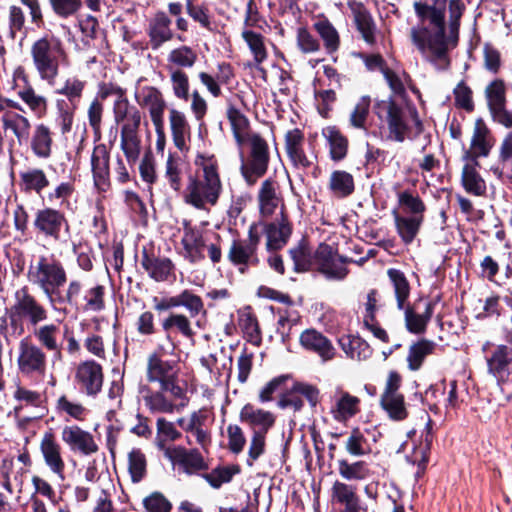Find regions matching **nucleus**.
Returning a JSON list of instances; mask_svg holds the SVG:
<instances>
[{"label": "nucleus", "mask_w": 512, "mask_h": 512, "mask_svg": "<svg viewBox=\"0 0 512 512\" xmlns=\"http://www.w3.org/2000/svg\"><path fill=\"white\" fill-rule=\"evenodd\" d=\"M414 11L422 26L410 31L412 43L422 57L438 69H446L449 64L448 50L459 40L460 20L465 11L461 0H450L449 19L446 25L447 0L415 1Z\"/></svg>", "instance_id": "1"}, {"label": "nucleus", "mask_w": 512, "mask_h": 512, "mask_svg": "<svg viewBox=\"0 0 512 512\" xmlns=\"http://www.w3.org/2000/svg\"><path fill=\"white\" fill-rule=\"evenodd\" d=\"M170 353L164 345H159L147 357L145 379L148 384L141 385L139 393L152 414L181 412L189 402L186 385L180 379L179 365L162 358Z\"/></svg>", "instance_id": "2"}, {"label": "nucleus", "mask_w": 512, "mask_h": 512, "mask_svg": "<svg viewBox=\"0 0 512 512\" xmlns=\"http://www.w3.org/2000/svg\"><path fill=\"white\" fill-rule=\"evenodd\" d=\"M195 164L201 168L202 173L189 178L184 201L196 209L207 210L218 203L222 192L218 163L214 156L198 155Z\"/></svg>", "instance_id": "3"}, {"label": "nucleus", "mask_w": 512, "mask_h": 512, "mask_svg": "<svg viewBox=\"0 0 512 512\" xmlns=\"http://www.w3.org/2000/svg\"><path fill=\"white\" fill-rule=\"evenodd\" d=\"M374 108L382 127L387 130V140L402 143L414 128L417 134L422 132L423 125L415 108L391 98L377 101Z\"/></svg>", "instance_id": "4"}, {"label": "nucleus", "mask_w": 512, "mask_h": 512, "mask_svg": "<svg viewBox=\"0 0 512 512\" xmlns=\"http://www.w3.org/2000/svg\"><path fill=\"white\" fill-rule=\"evenodd\" d=\"M30 56L39 78L50 86H55L60 65L67 59L62 40L54 35L45 34L31 44Z\"/></svg>", "instance_id": "5"}, {"label": "nucleus", "mask_w": 512, "mask_h": 512, "mask_svg": "<svg viewBox=\"0 0 512 512\" xmlns=\"http://www.w3.org/2000/svg\"><path fill=\"white\" fill-rule=\"evenodd\" d=\"M112 112L115 123L120 126V148L128 163L134 164L141 152L142 112L128 98L114 101Z\"/></svg>", "instance_id": "6"}, {"label": "nucleus", "mask_w": 512, "mask_h": 512, "mask_svg": "<svg viewBox=\"0 0 512 512\" xmlns=\"http://www.w3.org/2000/svg\"><path fill=\"white\" fill-rule=\"evenodd\" d=\"M8 318L13 332L21 336L24 333V324L29 328H34L46 322L49 318V311L28 286H22L13 293V302L8 310Z\"/></svg>", "instance_id": "7"}, {"label": "nucleus", "mask_w": 512, "mask_h": 512, "mask_svg": "<svg viewBox=\"0 0 512 512\" xmlns=\"http://www.w3.org/2000/svg\"><path fill=\"white\" fill-rule=\"evenodd\" d=\"M27 280L39 288L48 301H52L56 291L66 283L67 273L63 263L54 255H40L30 262Z\"/></svg>", "instance_id": "8"}, {"label": "nucleus", "mask_w": 512, "mask_h": 512, "mask_svg": "<svg viewBox=\"0 0 512 512\" xmlns=\"http://www.w3.org/2000/svg\"><path fill=\"white\" fill-rule=\"evenodd\" d=\"M32 124L23 113L9 110L0 116V157L8 156L13 160L16 145L26 143L31 135Z\"/></svg>", "instance_id": "9"}, {"label": "nucleus", "mask_w": 512, "mask_h": 512, "mask_svg": "<svg viewBox=\"0 0 512 512\" xmlns=\"http://www.w3.org/2000/svg\"><path fill=\"white\" fill-rule=\"evenodd\" d=\"M246 144L249 145L250 152L247 162L242 164L240 170L246 183L252 186L267 172L270 153L267 141L257 133L251 135Z\"/></svg>", "instance_id": "10"}, {"label": "nucleus", "mask_w": 512, "mask_h": 512, "mask_svg": "<svg viewBox=\"0 0 512 512\" xmlns=\"http://www.w3.org/2000/svg\"><path fill=\"white\" fill-rule=\"evenodd\" d=\"M260 235L256 224H251L245 239H233L227 252L229 262L238 267L241 273H245L249 267H255L259 263L258 246Z\"/></svg>", "instance_id": "11"}, {"label": "nucleus", "mask_w": 512, "mask_h": 512, "mask_svg": "<svg viewBox=\"0 0 512 512\" xmlns=\"http://www.w3.org/2000/svg\"><path fill=\"white\" fill-rule=\"evenodd\" d=\"M16 365L23 376H44L48 367L47 354L30 337H24L17 345Z\"/></svg>", "instance_id": "12"}, {"label": "nucleus", "mask_w": 512, "mask_h": 512, "mask_svg": "<svg viewBox=\"0 0 512 512\" xmlns=\"http://www.w3.org/2000/svg\"><path fill=\"white\" fill-rule=\"evenodd\" d=\"M345 263L346 259L326 243H321L313 254V266L328 279L343 280L348 274Z\"/></svg>", "instance_id": "13"}, {"label": "nucleus", "mask_w": 512, "mask_h": 512, "mask_svg": "<svg viewBox=\"0 0 512 512\" xmlns=\"http://www.w3.org/2000/svg\"><path fill=\"white\" fill-rule=\"evenodd\" d=\"M485 97L492 118L505 128H512V112L506 108V86L502 79H495L485 88Z\"/></svg>", "instance_id": "14"}, {"label": "nucleus", "mask_w": 512, "mask_h": 512, "mask_svg": "<svg viewBox=\"0 0 512 512\" xmlns=\"http://www.w3.org/2000/svg\"><path fill=\"white\" fill-rule=\"evenodd\" d=\"M486 353L488 372L498 381H504L510 374L512 365V348L504 344H495L487 341L482 346Z\"/></svg>", "instance_id": "15"}, {"label": "nucleus", "mask_w": 512, "mask_h": 512, "mask_svg": "<svg viewBox=\"0 0 512 512\" xmlns=\"http://www.w3.org/2000/svg\"><path fill=\"white\" fill-rule=\"evenodd\" d=\"M435 303L430 300L418 299L413 304H405L404 321L407 330L413 334H422L430 322Z\"/></svg>", "instance_id": "16"}, {"label": "nucleus", "mask_w": 512, "mask_h": 512, "mask_svg": "<svg viewBox=\"0 0 512 512\" xmlns=\"http://www.w3.org/2000/svg\"><path fill=\"white\" fill-rule=\"evenodd\" d=\"M75 382L86 395H97L103 385L102 366L94 360L80 362L75 370Z\"/></svg>", "instance_id": "17"}, {"label": "nucleus", "mask_w": 512, "mask_h": 512, "mask_svg": "<svg viewBox=\"0 0 512 512\" xmlns=\"http://www.w3.org/2000/svg\"><path fill=\"white\" fill-rule=\"evenodd\" d=\"M165 458L188 475L208 469L203 455L197 448L187 449L180 445L174 446L173 449L168 450V455Z\"/></svg>", "instance_id": "18"}, {"label": "nucleus", "mask_w": 512, "mask_h": 512, "mask_svg": "<svg viewBox=\"0 0 512 512\" xmlns=\"http://www.w3.org/2000/svg\"><path fill=\"white\" fill-rule=\"evenodd\" d=\"M61 439L71 451L79 452L84 456L92 455L99 449L94 436L75 424L62 428Z\"/></svg>", "instance_id": "19"}, {"label": "nucleus", "mask_w": 512, "mask_h": 512, "mask_svg": "<svg viewBox=\"0 0 512 512\" xmlns=\"http://www.w3.org/2000/svg\"><path fill=\"white\" fill-rule=\"evenodd\" d=\"M134 97L140 107L148 110L153 124L164 122L166 101L158 88L148 85L139 87L135 91Z\"/></svg>", "instance_id": "20"}, {"label": "nucleus", "mask_w": 512, "mask_h": 512, "mask_svg": "<svg viewBox=\"0 0 512 512\" xmlns=\"http://www.w3.org/2000/svg\"><path fill=\"white\" fill-rule=\"evenodd\" d=\"M347 6L351 11L353 23L363 41L369 46L375 45L377 41V26L370 11L362 2L355 0L348 1Z\"/></svg>", "instance_id": "21"}, {"label": "nucleus", "mask_w": 512, "mask_h": 512, "mask_svg": "<svg viewBox=\"0 0 512 512\" xmlns=\"http://www.w3.org/2000/svg\"><path fill=\"white\" fill-rule=\"evenodd\" d=\"M16 80L23 82V85L16 84V94L21 101L29 108V110L38 115L43 116L48 109V100L45 96L38 94L30 83L28 75L24 70L19 69L15 72Z\"/></svg>", "instance_id": "22"}, {"label": "nucleus", "mask_w": 512, "mask_h": 512, "mask_svg": "<svg viewBox=\"0 0 512 512\" xmlns=\"http://www.w3.org/2000/svg\"><path fill=\"white\" fill-rule=\"evenodd\" d=\"M39 447L45 465L60 481H64L65 462L62 458V447L55 435L52 432L44 433Z\"/></svg>", "instance_id": "23"}, {"label": "nucleus", "mask_w": 512, "mask_h": 512, "mask_svg": "<svg viewBox=\"0 0 512 512\" xmlns=\"http://www.w3.org/2000/svg\"><path fill=\"white\" fill-rule=\"evenodd\" d=\"M32 335L42 349L53 354V361H62V341L60 326L55 323H42L32 328Z\"/></svg>", "instance_id": "24"}, {"label": "nucleus", "mask_w": 512, "mask_h": 512, "mask_svg": "<svg viewBox=\"0 0 512 512\" xmlns=\"http://www.w3.org/2000/svg\"><path fill=\"white\" fill-rule=\"evenodd\" d=\"M264 234L268 250H280L287 244L292 234V225L283 208L279 218L264 224Z\"/></svg>", "instance_id": "25"}, {"label": "nucleus", "mask_w": 512, "mask_h": 512, "mask_svg": "<svg viewBox=\"0 0 512 512\" xmlns=\"http://www.w3.org/2000/svg\"><path fill=\"white\" fill-rule=\"evenodd\" d=\"M64 224H67L65 215L52 207L38 210L34 219L35 229L45 237L54 240L59 239Z\"/></svg>", "instance_id": "26"}, {"label": "nucleus", "mask_w": 512, "mask_h": 512, "mask_svg": "<svg viewBox=\"0 0 512 512\" xmlns=\"http://www.w3.org/2000/svg\"><path fill=\"white\" fill-rule=\"evenodd\" d=\"M301 346L317 354L323 362L332 360L335 357L336 350L332 342L316 329H306L299 337Z\"/></svg>", "instance_id": "27"}, {"label": "nucleus", "mask_w": 512, "mask_h": 512, "mask_svg": "<svg viewBox=\"0 0 512 512\" xmlns=\"http://www.w3.org/2000/svg\"><path fill=\"white\" fill-rule=\"evenodd\" d=\"M181 244L184 249V258L190 263H198L205 258L206 239L201 229L185 224Z\"/></svg>", "instance_id": "28"}, {"label": "nucleus", "mask_w": 512, "mask_h": 512, "mask_svg": "<svg viewBox=\"0 0 512 512\" xmlns=\"http://www.w3.org/2000/svg\"><path fill=\"white\" fill-rule=\"evenodd\" d=\"M360 411V399L337 388L332 398L330 413L334 420L346 422Z\"/></svg>", "instance_id": "29"}, {"label": "nucleus", "mask_w": 512, "mask_h": 512, "mask_svg": "<svg viewBox=\"0 0 512 512\" xmlns=\"http://www.w3.org/2000/svg\"><path fill=\"white\" fill-rule=\"evenodd\" d=\"M492 146L493 143L488 128L483 122L477 121L474 126L470 147L464 151L462 160L478 161L480 157H487Z\"/></svg>", "instance_id": "30"}, {"label": "nucleus", "mask_w": 512, "mask_h": 512, "mask_svg": "<svg viewBox=\"0 0 512 512\" xmlns=\"http://www.w3.org/2000/svg\"><path fill=\"white\" fill-rule=\"evenodd\" d=\"M171 24V19L163 11L155 13L149 20L147 34L153 50H158L164 43L172 40L174 34Z\"/></svg>", "instance_id": "31"}, {"label": "nucleus", "mask_w": 512, "mask_h": 512, "mask_svg": "<svg viewBox=\"0 0 512 512\" xmlns=\"http://www.w3.org/2000/svg\"><path fill=\"white\" fill-rule=\"evenodd\" d=\"M169 126L175 147L182 153L189 151L188 141L191 138V127L184 112L171 108L169 110Z\"/></svg>", "instance_id": "32"}, {"label": "nucleus", "mask_w": 512, "mask_h": 512, "mask_svg": "<svg viewBox=\"0 0 512 512\" xmlns=\"http://www.w3.org/2000/svg\"><path fill=\"white\" fill-rule=\"evenodd\" d=\"M479 168V161H464L461 172V184L468 194L484 197L487 193V184L480 174Z\"/></svg>", "instance_id": "33"}, {"label": "nucleus", "mask_w": 512, "mask_h": 512, "mask_svg": "<svg viewBox=\"0 0 512 512\" xmlns=\"http://www.w3.org/2000/svg\"><path fill=\"white\" fill-rule=\"evenodd\" d=\"M162 329L167 333V347L170 352L176 348V344L172 341L170 333L173 331L178 332L184 338L193 340L195 331L192 327V322L189 317L182 313H170L161 322Z\"/></svg>", "instance_id": "34"}, {"label": "nucleus", "mask_w": 512, "mask_h": 512, "mask_svg": "<svg viewBox=\"0 0 512 512\" xmlns=\"http://www.w3.org/2000/svg\"><path fill=\"white\" fill-rule=\"evenodd\" d=\"M304 135L294 128L285 134V150L288 158L296 168L306 169L312 165V162L306 156L303 150Z\"/></svg>", "instance_id": "35"}, {"label": "nucleus", "mask_w": 512, "mask_h": 512, "mask_svg": "<svg viewBox=\"0 0 512 512\" xmlns=\"http://www.w3.org/2000/svg\"><path fill=\"white\" fill-rule=\"evenodd\" d=\"M240 420L247 423L253 429V432L267 434L275 423V416L270 411L258 409L251 404H246L240 411Z\"/></svg>", "instance_id": "36"}, {"label": "nucleus", "mask_w": 512, "mask_h": 512, "mask_svg": "<svg viewBox=\"0 0 512 512\" xmlns=\"http://www.w3.org/2000/svg\"><path fill=\"white\" fill-rule=\"evenodd\" d=\"M277 188L276 181L271 178L262 182L257 195L259 213L262 217L272 216L279 207L281 197L277 193Z\"/></svg>", "instance_id": "37"}, {"label": "nucleus", "mask_w": 512, "mask_h": 512, "mask_svg": "<svg viewBox=\"0 0 512 512\" xmlns=\"http://www.w3.org/2000/svg\"><path fill=\"white\" fill-rule=\"evenodd\" d=\"M30 149L35 157L47 160L52 155L53 137L50 128L40 123L30 135Z\"/></svg>", "instance_id": "38"}, {"label": "nucleus", "mask_w": 512, "mask_h": 512, "mask_svg": "<svg viewBox=\"0 0 512 512\" xmlns=\"http://www.w3.org/2000/svg\"><path fill=\"white\" fill-rule=\"evenodd\" d=\"M91 171L94 183L104 188L109 183V152L104 144L96 145L91 155Z\"/></svg>", "instance_id": "39"}, {"label": "nucleus", "mask_w": 512, "mask_h": 512, "mask_svg": "<svg viewBox=\"0 0 512 512\" xmlns=\"http://www.w3.org/2000/svg\"><path fill=\"white\" fill-rule=\"evenodd\" d=\"M489 171L498 179L512 181V131L502 140L499 146L498 164L491 165Z\"/></svg>", "instance_id": "40"}, {"label": "nucleus", "mask_w": 512, "mask_h": 512, "mask_svg": "<svg viewBox=\"0 0 512 512\" xmlns=\"http://www.w3.org/2000/svg\"><path fill=\"white\" fill-rule=\"evenodd\" d=\"M141 265L148 275L157 282L168 280L174 270V264L169 258L154 257L146 251L142 254Z\"/></svg>", "instance_id": "41"}, {"label": "nucleus", "mask_w": 512, "mask_h": 512, "mask_svg": "<svg viewBox=\"0 0 512 512\" xmlns=\"http://www.w3.org/2000/svg\"><path fill=\"white\" fill-rule=\"evenodd\" d=\"M182 436V433L176 428L175 423L168 421L164 417H160L156 421V436L155 445L166 457L168 450L174 448L175 445L170 443L177 441Z\"/></svg>", "instance_id": "42"}, {"label": "nucleus", "mask_w": 512, "mask_h": 512, "mask_svg": "<svg viewBox=\"0 0 512 512\" xmlns=\"http://www.w3.org/2000/svg\"><path fill=\"white\" fill-rule=\"evenodd\" d=\"M7 37L15 41L19 38L20 43L27 36L26 15L22 7L12 4L7 8L6 14Z\"/></svg>", "instance_id": "43"}, {"label": "nucleus", "mask_w": 512, "mask_h": 512, "mask_svg": "<svg viewBox=\"0 0 512 512\" xmlns=\"http://www.w3.org/2000/svg\"><path fill=\"white\" fill-rule=\"evenodd\" d=\"M86 82L77 75H68L55 86V93L67 98L69 104L76 108L80 102Z\"/></svg>", "instance_id": "44"}, {"label": "nucleus", "mask_w": 512, "mask_h": 512, "mask_svg": "<svg viewBox=\"0 0 512 512\" xmlns=\"http://www.w3.org/2000/svg\"><path fill=\"white\" fill-rule=\"evenodd\" d=\"M227 118L231 125L234 139L239 147L246 144V140L255 135L250 131V123L248 118L237 108L230 106L227 109Z\"/></svg>", "instance_id": "45"}, {"label": "nucleus", "mask_w": 512, "mask_h": 512, "mask_svg": "<svg viewBox=\"0 0 512 512\" xmlns=\"http://www.w3.org/2000/svg\"><path fill=\"white\" fill-rule=\"evenodd\" d=\"M322 134L329 145L331 159L336 162L343 160L348 153L347 137L335 126L326 127Z\"/></svg>", "instance_id": "46"}, {"label": "nucleus", "mask_w": 512, "mask_h": 512, "mask_svg": "<svg viewBox=\"0 0 512 512\" xmlns=\"http://www.w3.org/2000/svg\"><path fill=\"white\" fill-rule=\"evenodd\" d=\"M198 60L197 52L190 46L181 45L167 54V69H190Z\"/></svg>", "instance_id": "47"}, {"label": "nucleus", "mask_w": 512, "mask_h": 512, "mask_svg": "<svg viewBox=\"0 0 512 512\" xmlns=\"http://www.w3.org/2000/svg\"><path fill=\"white\" fill-rule=\"evenodd\" d=\"M339 345L346 356L352 360L362 361L372 355L369 344L358 336H342L339 339Z\"/></svg>", "instance_id": "48"}, {"label": "nucleus", "mask_w": 512, "mask_h": 512, "mask_svg": "<svg viewBox=\"0 0 512 512\" xmlns=\"http://www.w3.org/2000/svg\"><path fill=\"white\" fill-rule=\"evenodd\" d=\"M396 230L405 244H410L418 234L423 216H401L393 211Z\"/></svg>", "instance_id": "49"}, {"label": "nucleus", "mask_w": 512, "mask_h": 512, "mask_svg": "<svg viewBox=\"0 0 512 512\" xmlns=\"http://www.w3.org/2000/svg\"><path fill=\"white\" fill-rule=\"evenodd\" d=\"M314 30L318 33L329 54L335 53L340 47V35L333 24L325 17L313 23Z\"/></svg>", "instance_id": "50"}, {"label": "nucleus", "mask_w": 512, "mask_h": 512, "mask_svg": "<svg viewBox=\"0 0 512 512\" xmlns=\"http://www.w3.org/2000/svg\"><path fill=\"white\" fill-rule=\"evenodd\" d=\"M241 36L253 55L254 67H258L268 57L264 36L251 29H243Z\"/></svg>", "instance_id": "51"}, {"label": "nucleus", "mask_w": 512, "mask_h": 512, "mask_svg": "<svg viewBox=\"0 0 512 512\" xmlns=\"http://www.w3.org/2000/svg\"><path fill=\"white\" fill-rule=\"evenodd\" d=\"M328 187L334 196L338 198L347 197L354 192V178L344 170L333 171L329 178Z\"/></svg>", "instance_id": "52"}, {"label": "nucleus", "mask_w": 512, "mask_h": 512, "mask_svg": "<svg viewBox=\"0 0 512 512\" xmlns=\"http://www.w3.org/2000/svg\"><path fill=\"white\" fill-rule=\"evenodd\" d=\"M20 182L25 192H35L40 195L50 184L44 170L30 168L20 174Z\"/></svg>", "instance_id": "53"}, {"label": "nucleus", "mask_w": 512, "mask_h": 512, "mask_svg": "<svg viewBox=\"0 0 512 512\" xmlns=\"http://www.w3.org/2000/svg\"><path fill=\"white\" fill-rule=\"evenodd\" d=\"M387 275L392 283L397 307L399 310H403L410 295V284L404 273L398 269H388Z\"/></svg>", "instance_id": "54"}, {"label": "nucleus", "mask_w": 512, "mask_h": 512, "mask_svg": "<svg viewBox=\"0 0 512 512\" xmlns=\"http://www.w3.org/2000/svg\"><path fill=\"white\" fill-rule=\"evenodd\" d=\"M380 405L393 421H403L408 417V409L402 394L380 397Z\"/></svg>", "instance_id": "55"}, {"label": "nucleus", "mask_w": 512, "mask_h": 512, "mask_svg": "<svg viewBox=\"0 0 512 512\" xmlns=\"http://www.w3.org/2000/svg\"><path fill=\"white\" fill-rule=\"evenodd\" d=\"M434 349L435 343L427 339L412 344L407 356L408 368L412 371L419 370L425 358L432 354Z\"/></svg>", "instance_id": "56"}, {"label": "nucleus", "mask_w": 512, "mask_h": 512, "mask_svg": "<svg viewBox=\"0 0 512 512\" xmlns=\"http://www.w3.org/2000/svg\"><path fill=\"white\" fill-rule=\"evenodd\" d=\"M338 473L347 481H361L370 475L368 464L364 461L348 462L346 459L338 460Z\"/></svg>", "instance_id": "57"}, {"label": "nucleus", "mask_w": 512, "mask_h": 512, "mask_svg": "<svg viewBox=\"0 0 512 512\" xmlns=\"http://www.w3.org/2000/svg\"><path fill=\"white\" fill-rule=\"evenodd\" d=\"M164 177L172 190L180 191L183 178V162L179 157L171 153L168 155Z\"/></svg>", "instance_id": "58"}, {"label": "nucleus", "mask_w": 512, "mask_h": 512, "mask_svg": "<svg viewBox=\"0 0 512 512\" xmlns=\"http://www.w3.org/2000/svg\"><path fill=\"white\" fill-rule=\"evenodd\" d=\"M239 472L240 468L237 465L218 466L202 476L212 488L219 489L223 484L231 482Z\"/></svg>", "instance_id": "59"}, {"label": "nucleus", "mask_w": 512, "mask_h": 512, "mask_svg": "<svg viewBox=\"0 0 512 512\" xmlns=\"http://www.w3.org/2000/svg\"><path fill=\"white\" fill-rule=\"evenodd\" d=\"M56 409L60 414H65L76 421H84L89 412L82 403L72 401L65 395L57 399Z\"/></svg>", "instance_id": "60"}, {"label": "nucleus", "mask_w": 512, "mask_h": 512, "mask_svg": "<svg viewBox=\"0 0 512 512\" xmlns=\"http://www.w3.org/2000/svg\"><path fill=\"white\" fill-rule=\"evenodd\" d=\"M239 326L248 342L259 345L262 341L257 318L250 312L242 313L239 317Z\"/></svg>", "instance_id": "61"}, {"label": "nucleus", "mask_w": 512, "mask_h": 512, "mask_svg": "<svg viewBox=\"0 0 512 512\" xmlns=\"http://www.w3.org/2000/svg\"><path fill=\"white\" fill-rule=\"evenodd\" d=\"M53 13L60 19L76 17L83 7L82 0H49Z\"/></svg>", "instance_id": "62"}, {"label": "nucleus", "mask_w": 512, "mask_h": 512, "mask_svg": "<svg viewBox=\"0 0 512 512\" xmlns=\"http://www.w3.org/2000/svg\"><path fill=\"white\" fill-rule=\"evenodd\" d=\"M371 98L362 96L350 113L349 124L356 129L366 130V122L369 115Z\"/></svg>", "instance_id": "63"}, {"label": "nucleus", "mask_w": 512, "mask_h": 512, "mask_svg": "<svg viewBox=\"0 0 512 512\" xmlns=\"http://www.w3.org/2000/svg\"><path fill=\"white\" fill-rule=\"evenodd\" d=\"M397 199L399 205L411 216H423L426 206L417 194L405 190L397 193Z\"/></svg>", "instance_id": "64"}]
</instances>
